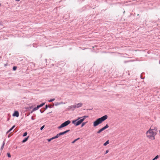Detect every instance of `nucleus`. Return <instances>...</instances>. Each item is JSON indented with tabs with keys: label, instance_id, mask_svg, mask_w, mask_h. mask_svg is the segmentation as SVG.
<instances>
[{
	"label": "nucleus",
	"instance_id": "f257e3e1",
	"mask_svg": "<svg viewBox=\"0 0 160 160\" xmlns=\"http://www.w3.org/2000/svg\"><path fill=\"white\" fill-rule=\"evenodd\" d=\"M108 118V116L107 115H105L100 118H98L93 122V127H96L107 119Z\"/></svg>",
	"mask_w": 160,
	"mask_h": 160
},
{
	"label": "nucleus",
	"instance_id": "f03ea898",
	"mask_svg": "<svg viewBox=\"0 0 160 160\" xmlns=\"http://www.w3.org/2000/svg\"><path fill=\"white\" fill-rule=\"evenodd\" d=\"M88 117V116H84L82 117H79L77 119L73 120L72 123L76 126H78L82 123L86 118Z\"/></svg>",
	"mask_w": 160,
	"mask_h": 160
},
{
	"label": "nucleus",
	"instance_id": "7ed1b4c3",
	"mask_svg": "<svg viewBox=\"0 0 160 160\" xmlns=\"http://www.w3.org/2000/svg\"><path fill=\"white\" fill-rule=\"evenodd\" d=\"M157 134L156 132H154L151 129V128L146 132L147 137L152 140L155 139V136Z\"/></svg>",
	"mask_w": 160,
	"mask_h": 160
},
{
	"label": "nucleus",
	"instance_id": "20e7f679",
	"mask_svg": "<svg viewBox=\"0 0 160 160\" xmlns=\"http://www.w3.org/2000/svg\"><path fill=\"white\" fill-rule=\"evenodd\" d=\"M70 131L69 129L67 130L66 131H65L64 132H60L59 133L57 134V135L54 137H52V138L48 139V141L49 142L51 141L52 140H53L54 139L57 138H58L61 135H64V134L66 133H67L69 132Z\"/></svg>",
	"mask_w": 160,
	"mask_h": 160
},
{
	"label": "nucleus",
	"instance_id": "39448f33",
	"mask_svg": "<svg viewBox=\"0 0 160 160\" xmlns=\"http://www.w3.org/2000/svg\"><path fill=\"white\" fill-rule=\"evenodd\" d=\"M71 123L70 121L68 120H67L62 123L58 127V129H60L63 127H65L68 125H69Z\"/></svg>",
	"mask_w": 160,
	"mask_h": 160
},
{
	"label": "nucleus",
	"instance_id": "423d86ee",
	"mask_svg": "<svg viewBox=\"0 0 160 160\" xmlns=\"http://www.w3.org/2000/svg\"><path fill=\"white\" fill-rule=\"evenodd\" d=\"M76 108L75 106V105H71L69 106L68 108H67V110L68 111H74Z\"/></svg>",
	"mask_w": 160,
	"mask_h": 160
},
{
	"label": "nucleus",
	"instance_id": "0eeeda50",
	"mask_svg": "<svg viewBox=\"0 0 160 160\" xmlns=\"http://www.w3.org/2000/svg\"><path fill=\"white\" fill-rule=\"evenodd\" d=\"M29 65L30 66L31 69L32 70L35 69V64L33 62H31L29 63Z\"/></svg>",
	"mask_w": 160,
	"mask_h": 160
},
{
	"label": "nucleus",
	"instance_id": "6e6552de",
	"mask_svg": "<svg viewBox=\"0 0 160 160\" xmlns=\"http://www.w3.org/2000/svg\"><path fill=\"white\" fill-rule=\"evenodd\" d=\"M12 116H13L16 117H18L19 116V113L17 111H15L12 114Z\"/></svg>",
	"mask_w": 160,
	"mask_h": 160
},
{
	"label": "nucleus",
	"instance_id": "1a4fd4ad",
	"mask_svg": "<svg viewBox=\"0 0 160 160\" xmlns=\"http://www.w3.org/2000/svg\"><path fill=\"white\" fill-rule=\"evenodd\" d=\"M74 105L75 106L76 108H79L82 106V103L81 102H80L78 104H76Z\"/></svg>",
	"mask_w": 160,
	"mask_h": 160
},
{
	"label": "nucleus",
	"instance_id": "9d476101",
	"mask_svg": "<svg viewBox=\"0 0 160 160\" xmlns=\"http://www.w3.org/2000/svg\"><path fill=\"white\" fill-rule=\"evenodd\" d=\"M29 136H28L27 137L24 138V139L22 141V143H24L26 142L28 139Z\"/></svg>",
	"mask_w": 160,
	"mask_h": 160
},
{
	"label": "nucleus",
	"instance_id": "9b49d317",
	"mask_svg": "<svg viewBox=\"0 0 160 160\" xmlns=\"http://www.w3.org/2000/svg\"><path fill=\"white\" fill-rule=\"evenodd\" d=\"M15 125H13L8 131L7 132V133H8L11 131L15 128Z\"/></svg>",
	"mask_w": 160,
	"mask_h": 160
},
{
	"label": "nucleus",
	"instance_id": "f8f14e48",
	"mask_svg": "<svg viewBox=\"0 0 160 160\" xmlns=\"http://www.w3.org/2000/svg\"><path fill=\"white\" fill-rule=\"evenodd\" d=\"M52 107L51 106H49V105H46V106H45V110H46V109H47L48 108H51Z\"/></svg>",
	"mask_w": 160,
	"mask_h": 160
},
{
	"label": "nucleus",
	"instance_id": "ddd939ff",
	"mask_svg": "<svg viewBox=\"0 0 160 160\" xmlns=\"http://www.w3.org/2000/svg\"><path fill=\"white\" fill-rule=\"evenodd\" d=\"M104 130L103 129V128H102L100 129L99 130H98L97 132V134H99L101 133Z\"/></svg>",
	"mask_w": 160,
	"mask_h": 160
},
{
	"label": "nucleus",
	"instance_id": "4468645a",
	"mask_svg": "<svg viewBox=\"0 0 160 160\" xmlns=\"http://www.w3.org/2000/svg\"><path fill=\"white\" fill-rule=\"evenodd\" d=\"M109 143V140H108L105 143L103 144V146H106Z\"/></svg>",
	"mask_w": 160,
	"mask_h": 160
},
{
	"label": "nucleus",
	"instance_id": "2eb2a0df",
	"mask_svg": "<svg viewBox=\"0 0 160 160\" xmlns=\"http://www.w3.org/2000/svg\"><path fill=\"white\" fill-rule=\"evenodd\" d=\"M40 107H39V105H37L36 107H35L34 108H33L34 110L36 111V110H37Z\"/></svg>",
	"mask_w": 160,
	"mask_h": 160
},
{
	"label": "nucleus",
	"instance_id": "dca6fc26",
	"mask_svg": "<svg viewBox=\"0 0 160 160\" xmlns=\"http://www.w3.org/2000/svg\"><path fill=\"white\" fill-rule=\"evenodd\" d=\"M152 130V131H154V132H157V129L156 128H154L151 129Z\"/></svg>",
	"mask_w": 160,
	"mask_h": 160
},
{
	"label": "nucleus",
	"instance_id": "f3484780",
	"mask_svg": "<svg viewBox=\"0 0 160 160\" xmlns=\"http://www.w3.org/2000/svg\"><path fill=\"white\" fill-rule=\"evenodd\" d=\"M45 104V102H43V103H42L41 104H40V105H39V107H41L42 106H43Z\"/></svg>",
	"mask_w": 160,
	"mask_h": 160
},
{
	"label": "nucleus",
	"instance_id": "a211bd4d",
	"mask_svg": "<svg viewBox=\"0 0 160 160\" xmlns=\"http://www.w3.org/2000/svg\"><path fill=\"white\" fill-rule=\"evenodd\" d=\"M87 122H82V124H81V127H83L87 123Z\"/></svg>",
	"mask_w": 160,
	"mask_h": 160
},
{
	"label": "nucleus",
	"instance_id": "6ab92c4d",
	"mask_svg": "<svg viewBox=\"0 0 160 160\" xmlns=\"http://www.w3.org/2000/svg\"><path fill=\"white\" fill-rule=\"evenodd\" d=\"M158 157H159L158 156V155H157L154 158H153V159H152V160H156V159H157L158 158Z\"/></svg>",
	"mask_w": 160,
	"mask_h": 160
},
{
	"label": "nucleus",
	"instance_id": "aec40b11",
	"mask_svg": "<svg viewBox=\"0 0 160 160\" xmlns=\"http://www.w3.org/2000/svg\"><path fill=\"white\" fill-rule=\"evenodd\" d=\"M5 144V143L4 142H3V144H2V146L1 147V149L2 150L3 148L4 145Z\"/></svg>",
	"mask_w": 160,
	"mask_h": 160
},
{
	"label": "nucleus",
	"instance_id": "412c9836",
	"mask_svg": "<svg viewBox=\"0 0 160 160\" xmlns=\"http://www.w3.org/2000/svg\"><path fill=\"white\" fill-rule=\"evenodd\" d=\"M54 100H55V98H52V99H50V100H48V101L49 102H53Z\"/></svg>",
	"mask_w": 160,
	"mask_h": 160
},
{
	"label": "nucleus",
	"instance_id": "4be33fe9",
	"mask_svg": "<svg viewBox=\"0 0 160 160\" xmlns=\"http://www.w3.org/2000/svg\"><path fill=\"white\" fill-rule=\"evenodd\" d=\"M17 67L16 66H14L13 67V71H15L17 69Z\"/></svg>",
	"mask_w": 160,
	"mask_h": 160
},
{
	"label": "nucleus",
	"instance_id": "5701e85b",
	"mask_svg": "<svg viewBox=\"0 0 160 160\" xmlns=\"http://www.w3.org/2000/svg\"><path fill=\"white\" fill-rule=\"evenodd\" d=\"M55 106H57L58 105H59V102H55L54 104Z\"/></svg>",
	"mask_w": 160,
	"mask_h": 160
},
{
	"label": "nucleus",
	"instance_id": "b1692460",
	"mask_svg": "<svg viewBox=\"0 0 160 160\" xmlns=\"http://www.w3.org/2000/svg\"><path fill=\"white\" fill-rule=\"evenodd\" d=\"M27 132H25L23 135H22V136L23 137H25L27 136Z\"/></svg>",
	"mask_w": 160,
	"mask_h": 160
},
{
	"label": "nucleus",
	"instance_id": "393cba45",
	"mask_svg": "<svg viewBox=\"0 0 160 160\" xmlns=\"http://www.w3.org/2000/svg\"><path fill=\"white\" fill-rule=\"evenodd\" d=\"M7 155L8 157V158H11V154H10V153H7Z\"/></svg>",
	"mask_w": 160,
	"mask_h": 160
},
{
	"label": "nucleus",
	"instance_id": "a878e982",
	"mask_svg": "<svg viewBox=\"0 0 160 160\" xmlns=\"http://www.w3.org/2000/svg\"><path fill=\"white\" fill-rule=\"evenodd\" d=\"M104 127L106 129H107V128H108L109 127V126L108 125V124H107Z\"/></svg>",
	"mask_w": 160,
	"mask_h": 160
},
{
	"label": "nucleus",
	"instance_id": "bb28decb",
	"mask_svg": "<svg viewBox=\"0 0 160 160\" xmlns=\"http://www.w3.org/2000/svg\"><path fill=\"white\" fill-rule=\"evenodd\" d=\"M44 125L42 126V127H41L40 129V130H42L43 129V128H44Z\"/></svg>",
	"mask_w": 160,
	"mask_h": 160
},
{
	"label": "nucleus",
	"instance_id": "cd10ccee",
	"mask_svg": "<svg viewBox=\"0 0 160 160\" xmlns=\"http://www.w3.org/2000/svg\"><path fill=\"white\" fill-rule=\"evenodd\" d=\"M45 110V109H44V110L43 111H42V110H40V112L41 113H42L44 112L45 110Z\"/></svg>",
	"mask_w": 160,
	"mask_h": 160
},
{
	"label": "nucleus",
	"instance_id": "c85d7f7f",
	"mask_svg": "<svg viewBox=\"0 0 160 160\" xmlns=\"http://www.w3.org/2000/svg\"><path fill=\"white\" fill-rule=\"evenodd\" d=\"M109 152V150H107L106 152H105V153L104 154H107Z\"/></svg>",
	"mask_w": 160,
	"mask_h": 160
},
{
	"label": "nucleus",
	"instance_id": "c756f323",
	"mask_svg": "<svg viewBox=\"0 0 160 160\" xmlns=\"http://www.w3.org/2000/svg\"><path fill=\"white\" fill-rule=\"evenodd\" d=\"M77 141V140H76V139H75L74 140V141H73L72 142V143H74L76 141Z\"/></svg>",
	"mask_w": 160,
	"mask_h": 160
},
{
	"label": "nucleus",
	"instance_id": "7c9ffc66",
	"mask_svg": "<svg viewBox=\"0 0 160 160\" xmlns=\"http://www.w3.org/2000/svg\"><path fill=\"white\" fill-rule=\"evenodd\" d=\"M59 105H61V104H64V103H63V102H59Z\"/></svg>",
	"mask_w": 160,
	"mask_h": 160
},
{
	"label": "nucleus",
	"instance_id": "2f4dec72",
	"mask_svg": "<svg viewBox=\"0 0 160 160\" xmlns=\"http://www.w3.org/2000/svg\"><path fill=\"white\" fill-rule=\"evenodd\" d=\"M34 111H35V110H34V109L33 108V109L30 112V113H32V112H34Z\"/></svg>",
	"mask_w": 160,
	"mask_h": 160
},
{
	"label": "nucleus",
	"instance_id": "473e14b6",
	"mask_svg": "<svg viewBox=\"0 0 160 160\" xmlns=\"http://www.w3.org/2000/svg\"><path fill=\"white\" fill-rule=\"evenodd\" d=\"M128 62H129V61H124V62L125 63H126Z\"/></svg>",
	"mask_w": 160,
	"mask_h": 160
},
{
	"label": "nucleus",
	"instance_id": "72a5a7b5",
	"mask_svg": "<svg viewBox=\"0 0 160 160\" xmlns=\"http://www.w3.org/2000/svg\"><path fill=\"white\" fill-rule=\"evenodd\" d=\"M103 128V129L104 130L106 129V128H105L104 127L103 128Z\"/></svg>",
	"mask_w": 160,
	"mask_h": 160
},
{
	"label": "nucleus",
	"instance_id": "f704fd0d",
	"mask_svg": "<svg viewBox=\"0 0 160 160\" xmlns=\"http://www.w3.org/2000/svg\"><path fill=\"white\" fill-rule=\"evenodd\" d=\"M31 118L32 120H34V118H33V117L32 116V117H31Z\"/></svg>",
	"mask_w": 160,
	"mask_h": 160
},
{
	"label": "nucleus",
	"instance_id": "c9c22d12",
	"mask_svg": "<svg viewBox=\"0 0 160 160\" xmlns=\"http://www.w3.org/2000/svg\"><path fill=\"white\" fill-rule=\"evenodd\" d=\"M80 139V138H78L77 139H76L77 141L79 140Z\"/></svg>",
	"mask_w": 160,
	"mask_h": 160
},
{
	"label": "nucleus",
	"instance_id": "e433bc0d",
	"mask_svg": "<svg viewBox=\"0 0 160 160\" xmlns=\"http://www.w3.org/2000/svg\"><path fill=\"white\" fill-rule=\"evenodd\" d=\"M52 113V112H49L47 114H50V113Z\"/></svg>",
	"mask_w": 160,
	"mask_h": 160
},
{
	"label": "nucleus",
	"instance_id": "4c0bfd02",
	"mask_svg": "<svg viewBox=\"0 0 160 160\" xmlns=\"http://www.w3.org/2000/svg\"><path fill=\"white\" fill-rule=\"evenodd\" d=\"M16 1H17V2H19L20 0H15Z\"/></svg>",
	"mask_w": 160,
	"mask_h": 160
},
{
	"label": "nucleus",
	"instance_id": "58836bf2",
	"mask_svg": "<svg viewBox=\"0 0 160 160\" xmlns=\"http://www.w3.org/2000/svg\"><path fill=\"white\" fill-rule=\"evenodd\" d=\"M141 79H143V78H142V76H141Z\"/></svg>",
	"mask_w": 160,
	"mask_h": 160
},
{
	"label": "nucleus",
	"instance_id": "ea45409f",
	"mask_svg": "<svg viewBox=\"0 0 160 160\" xmlns=\"http://www.w3.org/2000/svg\"><path fill=\"white\" fill-rule=\"evenodd\" d=\"M10 137V136H9V134L8 135V138H9V137Z\"/></svg>",
	"mask_w": 160,
	"mask_h": 160
},
{
	"label": "nucleus",
	"instance_id": "a19ab883",
	"mask_svg": "<svg viewBox=\"0 0 160 160\" xmlns=\"http://www.w3.org/2000/svg\"><path fill=\"white\" fill-rule=\"evenodd\" d=\"M159 63L160 64V61H159Z\"/></svg>",
	"mask_w": 160,
	"mask_h": 160
},
{
	"label": "nucleus",
	"instance_id": "79ce46f5",
	"mask_svg": "<svg viewBox=\"0 0 160 160\" xmlns=\"http://www.w3.org/2000/svg\"><path fill=\"white\" fill-rule=\"evenodd\" d=\"M86 48H83V50H84Z\"/></svg>",
	"mask_w": 160,
	"mask_h": 160
}]
</instances>
